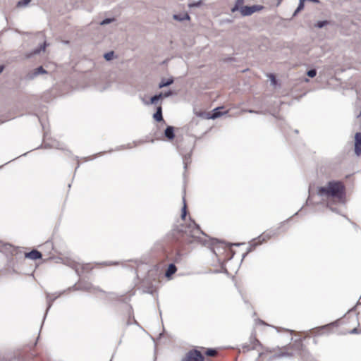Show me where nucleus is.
Wrapping results in <instances>:
<instances>
[{"mask_svg":"<svg viewBox=\"0 0 361 361\" xmlns=\"http://www.w3.org/2000/svg\"><path fill=\"white\" fill-rule=\"evenodd\" d=\"M317 194L322 200H334L339 202H343L344 196V186L338 181H330L326 185L319 187Z\"/></svg>","mask_w":361,"mask_h":361,"instance_id":"nucleus-1","label":"nucleus"},{"mask_svg":"<svg viewBox=\"0 0 361 361\" xmlns=\"http://www.w3.org/2000/svg\"><path fill=\"white\" fill-rule=\"evenodd\" d=\"M181 231L184 232L186 235L193 238H197V235L200 233H203L200 230L199 226L195 224V222L192 221L189 224V226L185 231L181 230Z\"/></svg>","mask_w":361,"mask_h":361,"instance_id":"nucleus-2","label":"nucleus"},{"mask_svg":"<svg viewBox=\"0 0 361 361\" xmlns=\"http://www.w3.org/2000/svg\"><path fill=\"white\" fill-rule=\"evenodd\" d=\"M204 357L197 350L189 351L181 361H203Z\"/></svg>","mask_w":361,"mask_h":361,"instance_id":"nucleus-3","label":"nucleus"},{"mask_svg":"<svg viewBox=\"0 0 361 361\" xmlns=\"http://www.w3.org/2000/svg\"><path fill=\"white\" fill-rule=\"evenodd\" d=\"M262 8V6L259 5H253L251 6H245L240 7V13L243 16H247L256 11H260Z\"/></svg>","mask_w":361,"mask_h":361,"instance_id":"nucleus-4","label":"nucleus"},{"mask_svg":"<svg viewBox=\"0 0 361 361\" xmlns=\"http://www.w3.org/2000/svg\"><path fill=\"white\" fill-rule=\"evenodd\" d=\"M354 152L357 157L361 156V133L355 135Z\"/></svg>","mask_w":361,"mask_h":361,"instance_id":"nucleus-5","label":"nucleus"},{"mask_svg":"<svg viewBox=\"0 0 361 361\" xmlns=\"http://www.w3.org/2000/svg\"><path fill=\"white\" fill-rule=\"evenodd\" d=\"M64 264L68 266V267H70L73 268V269H75V272L78 274H80L79 269L80 268H82V264H80L79 262H77L75 260L71 259H66L64 261Z\"/></svg>","mask_w":361,"mask_h":361,"instance_id":"nucleus-6","label":"nucleus"},{"mask_svg":"<svg viewBox=\"0 0 361 361\" xmlns=\"http://www.w3.org/2000/svg\"><path fill=\"white\" fill-rule=\"evenodd\" d=\"M25 256L26 258L30 259H38L42 258L41 252L36 250H33L29 252L25 253Z\"/></svg>","mask_w":361,"mask_h":361,"instance_id":"nucleus-7","label":"nucleus"},{"mask_svg":"<svg viewBox=\"0 0 361 361\" xmlns=\"http://www.w3.org/2000/svg\"><path fill=\"white\" fill-rule=\"evenodd\" d=\"M223 115V113L220 111V108H216L214 109L212 114H207L205 116L207 119H215Z\"/></svg>","mask_w":361,"mask_h":361,"instance_id":"nucleus-8","label":"nucleus"},{"mask_svg":"<svg viewBox=\"0 0 361 361\" xmlns=\"http://www.w3.org/2000/svg\"><path fill=\"white\" fill-rule=\"evenodd\" d=\"M46 70L44 69L42 66H39L35 68L31 74L28 75L27 77L29 79H33L35 77L37 76L39 74L46 73Z\"/></svg>","mask_w":361,"mask_h":361,"instance_id":"nucleus-9","label":"nucleus"},{"mask_svg":"<svg viewBox=\"0 0 361 361\" xmlns=\"http://www.w3.org/2000/svg\"><path fill=\"white\" fill-rule=\"evenodd\" d=\"M164 135L169 140H173L175 137L174 128L173 126H168L164 130Z\"/></svg>","mask_w":361,"mask_h":361,"instance_id":"nucleus-10","label":"nucleus"},{"mask_svg":"<svg viewBox=\"0 0 361 361\" xmlns=\"http://www.w3.org/2000/svg\"><path fill=\"white\" fill-rule=\"evenodd\" d=\"M61 295V293L56 295H52V294H49V293H47V312L51 308V305H52V303L53 302L58 298Z\"/></svg>","mask_w":361,"mask_h":361,"instance_id":"nucleus-11","label":"nucleus"},{"mask_svg":"<svg viewBox=\"0 0 361 361\" xmlns=\"http://www.w3.org/2000/svg\"><path fill=\"white\" fill-rule=\"evenodd\" d=\"M173 18L177 21H183L185 20H190V16L187 13H182L178 14H174Z\"/></svg>","mask_w":361,"mask_h":361,"instance_id":"nucleus-12","label":"nucleus"},{"mask_svg":"<svg viewBox=\"0 0 361 361\" xmlns=\"http://www.w3.org/2000/svg\"><path fill=\"white\" fill-rule=\"evenodd\" d=\"M153 118L157 121H163V116H162V108L161 106H158L157 108L156 112L153 115Z\"/></svg>","mask_w":361,"mask_h":361,"instance_id":"nucleus-13","label":"nucleus"},{"mask_svg":"<svg viewBox=\"0 0 361 361\" xmlns=\"http://www.w3.org/2000/svg\"><path fill=\"white\" fill-rule=\"evenodd\" d=\"M163 97V94L160 93L151 97L150 102H144L147 105L156 104L161 98Z\"/></svg>","mask_w":361,"mask_h":361,"instance_id":"nucleus-14","label":"nucleus"},{"mask_svg":"<svg viewBox=\"0 0 361 361\" xmlns=\"http://www.w3.org/2000/svg\"><path fill=\"white\" fill-rule=\"evenodd\" d=\"M176 267L173 264H171L167 270L166 271L165 275L166 277H170L172 274H173L176 271Z\"/></svg>","mask_w":361,"mask_h":361,"instance_id":"nucleus-15","label":"nucleus"},{"mask_svg":"<svg viewBox=\"0 0 361 361\" xmlns=\"http://www.w3.org/2000/svg\"><path fill=\"white\" fill-rule=\"evenodd\" d=\"M173 82V78H169L168 80L162 79L161 82L159 84V87L162 88L171 85Z\"/></svg>","mask_w":361,"mask_h":361,"instance_id":"nucleus-16","label":"nucleus"},{"mask_svg":"<svg viewBox=\"0 0 361 361\" xmlns=\"http://www.w3.org/2000/svg\"><path fill=\"white\" fill-rule=\"evenodd\" d=\"M293 355L292 353H289V352H281L279 353H277V354H275L274 356H273V358L274 359H276V358H281V357H292Z\"/></svg>","mask_w":361,"mask_h":361,"instance_id":"nucleus-17","label":"nucleus"},{"mask_svg":"<svg viewBox=\"0 0 361 361\" xmlns=\"http://www.w3.org/2000/svg\"><path fill=\"white\" fill-rule=\"evenodd\" d=\"M305 1V0H300L299 1V4L298 6V8L293 13V16H295L300 11H302L304 8Z\"/></svg>","mask_w":361,"mask_h":361,"instance_id":"nucleus-18","label":"nucleus"},{"mask_svg":"<svg viewBox=\"0 0 361 361\" xmlns=\"http://www.w3.org/2000/svg\"><path fill=\"white\" fill-rule=\"evenodd\" d=\"M30 1H31V0H21V1H19L17 3V6L18 7H26L30 4Z\"/></svg>","mask_w":361,"mask_h":361,"instance_id":"nucleus-19","label":"nucleus"},{"mask_svg":"<svg viewBox=\"0 0 361 361\" xmlns=\"http://www.w3.org/2000/svg\"><path fill=\"white\" fill-rule=\"evenodd\" d=\"M183 207L182 208L181 218H182V219H185V218L186 216V214H187V212H186V204H185V197L183 198Z\"/></svg>","mask_w":361,"mask_h":361,"instance_id":"nucleus-20","label":"nucleus"},{"mask_svg":"<svg viewBox=\"0 0 361 361\" xmlns=\"http://www.w3.org/2000/svg\"><path fill=\"white\" fill-rule=\"evenodd\" d=\"M202 4V1L201 0L196 2H190L188 4V6L190 8L199 7Z\"/></svg>","mask_w":361,"mask_h":361,"instance_id":"nucleus-21","label":"nucleus"},{"mask_svg":"<svg viewBox=\"0 0 361 361\" xmlns=\"http://www.w3.org/2000/svg\"><path fill=\"white\" fill-rule=\"evenodd\" d=\"M329 23V22L328 20L318 21L316 24V27H317L318 28H322Z\"/></svg>","mask_w":361,"mask_h":361,"instance_id":"nucleus-22","label":"nucleus"},{"mask_svg":"<svg viewBox=\"0 0 361 361\" xmlns=\"http://www.w3.org/2000/svg\"><path fill=\"white\" fill-rule=\"evenodd\" d=\"M114 55V51H109L104 54V57L106 61H110L113 59Z\"/></svg>","mask_w":361,"mask_h":361,"instance_id":"nucleus-23","label":"nucleus"},{"mask_svg":"<svg viewBox=\"0 0 361 361\" xmlns=\"http://www.w3.org/2000/svg\"><path fill=\"white\" fill-rule=\"evenodd\" d=\"M217 352L215 349H208L206 351V355L207 356H215L216 355Z\"/></svg>","mask_w":361,"mask_h":361,"instance_id":"nucleus-24","label":"nucleus"},{"mask_svg":"<svg viewBox=\"0 0 361 361\" xmlns=\"http://www.w3.org/2000/svg\"><path fill=\"white\" fill-rule=\"evenodd\" d=\"M190 154H185L183 158V164H184V167L185 169H186L187 167V164H188V161L190 160Z\"/></svg>","mask_w":361,"mask_h":361,"instance_id":"nucleus-25","label":"nucleus"},{"mask_svg":"<svg viewBox=\"0 0 361 361\" xmlns=\"http://www.w3.org/2000/svg\"><path fill=\"white\" fill-rule=\"evenodd\" d=\"M114 20V18H105L104 19L101 23H100V25H107V24H109L111 23V22H113Z\"/></svg>","mask_w":361,"mask_h":361,"instance_id":"nucleus-26","label":"nucleus"},{"mask_svg":"<svg viewBox=\"0 0 361 361\" xmlns=\"http://www.w3.org/2000/svg\"><path fill=\"white\" fill-rule=\"evenodd\" d=\"M307 75L310 78H313L316 75L317 71L315 69H310L307 73Z\"/></svg>","mask_w":361,"mask_h":361,"instance_id":"nucleus-27","label":"nucleus"},{"mask_svg":"<svg viewBox=\"0 0 361 361\" xmlns=\"http://www.w3.org/2000/svg\"><path fill=\"white\" fill-rule=\"evenodd\" d=\"M265 238H270V235H269L268 234H264L263 236H259L258 237V239L259 240L260 243L262 241H264L265 240Z\"/></svg>","mask_w":361,"mask_h":361,"instance_id":"nucleus-28","label":"nucleus"},{"mask_svg":"<svg viewBox=\"0 0 361 361\" xmlns=\"http://www.w3.org/2000/svg\"><path fill=\"white\" fill-rule=\"evenodd\" d=\"M244 3V0H236L235 1V5H237L238 6H241Z\"/></svg>","mask_w":361,"mask_h":361,"instance_id":"nucleus-29","label":"nucleus"},{"mask_svg":"<svg viewBox=\"0 0 361 361\" xmlns=\"http://www.w3.org/2000/svg\"><path fill=\"white\" fill-rule=\"evenodd\" d=\"M171 94H172V92L171 91H169V92H165L164 94H163V97H169Z\"/></svg>","mask_w":361,"mask_h":361,"instance_id":"nucleus-30","label":"nucleus"},{"mask_svg":"<svg viewBox=\"0 0 361 361\" xmlns=\"http://www.w3.org/2000/svg\"><path fill=\"white\" fill-rule=\"evenodd\" d=\"M240 9V7L237 5H235L234 7L231 9L232 12H235L236 11H238Z\"/></svg>","mask_w":361,"mask_h":361,"instance_id":"nucleus-31","label":"nucleus"},{"mask_svg":"<svg viewBox=\"0 0 361 361\" xmlns=\"http://www.w3.org/2000/svg\"><path fill=\"white\" fill-rule=\"evenodd\" d=\"M106 265H112V264H117V262H104Z\"/></svg>","mask_w":361,"mask_h":361,"instance_id":"nucleus-32","label":"nucleus"},{"mask_svg":"<svg viewBox=\"0 0 361 361\" xmlns=\"http://www.w3.org/2000/svg\"><path fill=\"white\" fill-rule=\"evenodd\" d=\"M271 80L272 83L275 84L276 80H275L274 75H271Z\"/></svg>","mask_w":361,"mask_h":361,"instance_id":"nucleus-33","label":"nucleus"},{"mask_svg":"<svg viewBox=\"0 0 361 361\" xmlns=\"http://www.w3.org/2000/svg\"><path fill=\"white\" fill-rule=\"evenodd\" d=\"M49 147H56L58 148L59 147V144L56 143V144H52L51 145H49Z\"/></svg>","mask_w":361,"mask_h":361,"instance_id":"nucleus-34","label":"nucleus"},{"mask_svg":"<svg viewBox=\"0 0 361 361\" xmlns=\"http://www.w3.org/2000/svg\"><path fill=\"white\" fill-rule=\"evenodd\" d=\"M4 69V66H3V65L0 66V73L3 72Z\"/></svg>","mask_w":361,"mask_h":361,"instance_id":"nucleus-35","label":"nucleus"},{"mask_svg":"<svg viewBox=\"0 0 361 361\" xmlns=\"http://www.w3.org/2000/svg\"><path fill=\"white\" fill-rule=\"evenodd\" d=\"M248 112H250V113H256V114H259V112H258V111H253V110H249V111H248Z\"/></svg>","mask_w":361,"mask_h":361,"instance_id":"nucleus-36","label":"nucleus"},{"mask_svg":"<svg viewBox=\"0 0 361 361\" xmlns=\"http://www.w3.org/2000/svg\"><path fill=\"white\" fill-rule=\"evenodd\" d=\"M330 200H326L328 202H327V205L328 207H329V209H331V207L329 206V204H330Z\"/></svg>","mask_w":361,"mask_h":361,"instance_id":"nucleus-37","label":"nucleus"},{"mask_svg":"<svg viewBox=\"0 0 361 361\" xmlns=\"http://www.w3.org/2000/svg\"><path fill=\"white\" fill-rule=\"evenodd\" d=\"M39 51H40V50L37 49V50H35V51H34V54H39Z\"/></svg>","mask_w":361,"mask_h":361,"instance_id":"nucleus-38","label":"nucleus"},{"mask_svg":"<svg viewBox=\"0 0 361 361\" xmlns=\"http://www.w3.org/2000/svg\"><path fill=\"white\" fill-rule=\"evenodd\" d=\"M45 45L46 44L44 43V45L41 47V49H42L43 51L45 49Z\"/></svg>","mask_w":361,"mask_h":361,"instance_id":"nucleus-39","label":"nucleus"},{"mask_svg":"<svg viewBox=\"0 0 361 361\" xmlns=\"http://www.w3.org/2000/svg\"><path fill=\"white\" fill-rule=\"evenodd\" d=\"M48 145H48V144H47V143H45V144H44L45 147H47V146H48Z\"/></svg>","mask_w":361,"mask_h":361,"instance_id":"nucleus-40","label":"nucleus"}]
</instances>
